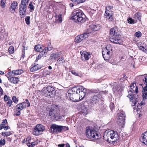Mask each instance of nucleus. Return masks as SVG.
Listing matches in <instances>:
<instances>
[{
  "label": "nucleus",
  "instance_id": "obj_1",
  "mask_svg": "<svg viewBox=\"0 0 147 147\" xmlns=\"http://www.w3.org/2000/svg\"><path fill=\"white\" fill-rule=\"evenodd\" d=\"M71 90L72 92L68 93V96L71 100L76 102L83 99L86 92V89L81 86L73 87Z\"/></svg>",
  "mask_w": 147,
  "mask_h": 147
},
{
  "label": "nucleus",
  "instance_id": "obj_2",
  "mask_svg": "<svg viewBox=\"0 0 147 147\" xmlns=\"http://www.w3.org/2000/svg\"><path fill=\"white\" fill-rule=\"evenodd\" d=\"M100 26L99 25L96 23L92 24L90 25L88 28L89 32L84 33L78 35L76 37L75 39V42L77 43H79L83 39H85L88 36L90 33L92 31H96L100 29Z\"/></svg>",
  "mask_w": 147,
  "mask_h": 147
},
{
  "label": "nucleus",
  "instance_id": "obj_3",
  "mask_svg": "<svg viewBox=\"0 0 147 147\" xmlns=\"http://www.w3.org/2000/svg\"><path fill=\"white\" fill-rule=\"evenodd\" d=\"M86 17L82 11L77 10L73 11L70 19L76 23H82L86 21Z\"/></svg>",
  "mask_w": 147,
  "mask_h": 147
},
{
  "label": "nucleus",
  "instance_id": "obj_4",
  "mask_svg": "<svg viewBox=\"0 0 147 147\" xmlns=\"http://www.w3.org/2000/svg\"><path fill=\"white\" fill-rule=\"evenodd\" d=\"M120 32L117 28L115 27L111 28L110 31V40L111 42L117 44H121L122 43L121 40L118 39V37L120 35Z\"/></svg>",
  "mask_w": 147,
  "mask_h": 147
},
{
  "label": "nucleus",
  "instance_id": "obj_5",
  "mask_svg": "<svg viewBox=\"0 0 147 147\" xmlns=\"http://www.w3.org/2000/svg\"><path fill=\"white\" fill-rule=\"evenodd\" d=\"M51 132L53 133H58L61 132L62 131H66L68 130V128L65 126L59 125L55 124H52L50 127Z\"/></svg>",
  "mask_w": 147,
  "mask_h": 147
},
{
  "label": "nucleus",
  "instance_id": "obj_6",
  "mask_svg": "<svg viewBox=\"0 0 147 147\" xmlns=\"http://www.w3.org/2000/svg\"><path fill=\"white\" fill-rule=\"evenodd\" d=\"M86 136L89 138L97 140L100 138L98 132L93 129H86Z\"/></svg>",
  "mask_w": 147,
  "mask_h": 147
},
{
  "label": "nucleus",
  "instance_id": "obj_7",
  "mask_svg": "<svg viewBox=\"0 0 147 147\" xmlns=\"http://www.w3.org/2000/svg\"><path fill=\"white\" fill-rule=\"evenodd\" d=\"M134 91V90L133 88H130V90L128 91L129 94L127 97L129 98L130 101L132 103V105L135 106L139 100L137 95H133L132 94Z\"/></svg>",
  "mask_w": 147,
  "mask_h": 147
},
{
  "label": "nucleus",
  "instance_id": "obj_8",
  "mask_svg": "<svg viewBox=\"0 0 147 147\" xmlns=\"http://www.w3.org/2000/svg\"><path fill=\"white\" fill-rule=\"evenodd\" d=\"M118 118L117 121V123L121 128L123 127L125 124V121L126 115L125 112L123 111L120 112L118 114Z\"/></svg>",
  "mask_w": 147,
  "mask_h": 147
},
{
  "label": "nucleus",
  "instance_id": "obj_9",
  "mask_svg": "<svg viewBox=\"0 0 147 147\" xmlns=\"http://www.w3.org/2000/svg\"><path fill=\"white\" fill-rule=\"evenodd\" d=\"M146 75L144 76V78L143 79L144 84L146 85L144 87L142 86L143 89L142 92L143 98L145 100L146 99L147 102V76Z\"/></svg>",
  "mask_w": 147,
  "mask_h": 147
},
{
  "label": "nucleus",
  "instance_id": "obj_10",
  "mask_svg": "<svg viewBox=\"0 0 147 147\" xmlns=\"http://www.w3.org/2000/svg\"><path fill=\"white\" fill-rule=\"evenodd\" d=\"M27 5L20 3L19 5V14L21 18L24 17L26 15Z\"/></svg>",
  "mask_w": 147,
  "mask_h": 147
},
{
  "label": "nucleus",
  "instance_id": "obj_11",
  "mask_svg": "<svg viewBox=\"0 0 147 147\" xmlns=\"http://www.w3.org/2000/svg\"><path fill=\"white\" fill-rule=\"evenodd\" d=\"M108 135L109 137L113 140V142H117L119 139V137L118 134L117 133L116 131H111L110 132L108 133Z\"/></svg>",
  "mask_w": 147,
  "mask_h": 147
},
{
  "label": "nucleus",
  "instance_id": "obj_12",
  "mask_svg": "<svg viewBox=\"0 0 147 147\" xmlns=\"http://www.w3.org/2000/svg\"><path fill=\"white\" fill-rule=\"evenodd\" d=\"M100 95L97 94L92 96L90 98V102L92 104H94L98 103L100 100Z\"/></svg>",
  "mask_w": 147,
  "mask_h": 147
},
{
  "label": "nucleus",
  "instance_id": "obj_13",
  "mask_svg": "<svg viewBox=\"0 0 147 147\" xmlns=\"http://www.w3.org/2000/svg\"><path fill=\"white\" fill-rule=\"evenodd\" d=\"M47 90L48 92L47 95L51 97H53L55 95L56 92L53 88L48 86L47 88Z\"/></svg>",
  "mask_w": 147,
  "mask_h": 147
},
{
  "label": "nucleus",
  "instance_id": "obj_14",
  "mask_svg": "<svg viewBox=\"0 0 147 147\" xmlns=\"http://www.w3.org/2000/svg\"><path fill=\"white\" fill-rule=\"evenodd\" d=\"M106 50L105 49H102V54L104 59L107 60L110 58L111 53Z\"/></svg>",
  "mask_w": 147,
  "mask_h": 147
},
{
  "label": "nucleus",
  "instance_id": "obj_15",
  "mask_svg": "<svg viewBox=\"0 0 147 147\" xmlns=\"http://www.w3.org/2000/svg\"><path fill=\"white\" fill-rule=\"evenodd\" d=\"M140 140L141 142L147 145V131L144 132L142 134L140 138Z\"/></svg>",
  "mask_w": 147,
  "mask_h": 147
},
{
  "label": "nucleus",
  "instance_id": "obj_16",
  "mask_svg": "<svg viewBox=\"0 0 147 147\" xmlns=\"http://www.w3.org/2000/svg\"><path fill=\"white\" fill-rule=\"evenodd\" d=\"M111 11L106 9L105 13V18L109 20V21H112L113 20V13H110Z\"/></svg>",
  "mask_w": 147,
  "mask_h": 147
},
{
  "label": "nucleus",
  "instance_id": "obj_17",
  "mask_svg": "<svg viewBox=\"0 0 147 147\" xmlns=\"http://www.w3.org/2000/svg\"><path fill=\"white\" fill-rule=\"evenodd\" d=\"M17 5V2L16 1H13L9 7L10 11L11 13H14L15 11V9Z\"/></svg>",
  "mask_w": 147,
  "mask_h": 147
},
{
  "label": "nucleus",
  "instance_id": "obj_18",
  "mask_svg": "<svg viewBox=\"0 0 147 147\" xmlns=\"http://www.w3.org/2000/svg\"><path fill=\"white\" fill-rule=\"evenodd\" d=\"M80 53L82 59H83V58L84 57L85 60H88L90 57V54L88 52L84 51H81Z\"/></svg>",
  "mask_w": 147,
  "mask_h": 147
},
{
  "label": "nucleus",
  "instance_id": "obj_19",
  "mask_svg": "<svg viewBox=\"0 0 147 147\" xmlns=\"http://www.w3.org/2000/svg\"><path fill=\"white\" fill-rule=\"evenodd\" d=\"M7 78L9 81L13 84H17L19 81V79L17 77L9 76Z\"/></svg>",
  "mask_w": 147,
  "mask_h": 147
},
{
  "label": "nucleus",
  "instance_id": "obj_20",
  "mask_svg": "<svg viewBox=\"0 0 147 147\" xmlns=\"http://www.w3.org/2000/svg\"><path fill=\"white\" fill-rule=\"evenodd\" d=\"M49 114L52 119H54L57 118L56 115L55 114V110L54 109H51L50 110Z\"/></svg>",
  "mask_w": 147,
  "mask_h": 147
},
{
  "label": "nucleus",
  "instance_id": "obj_21",
  "mask_svg": "<svg viewBox=\"0 0 147 147\" xmlns=\"http://www.w3.org/2000/svg\"><path fill=\"white\" fill-rule=\"evenodd\" d=\"M26 104L25 102L18 104L16 106L17 109H19L20 111L22 110L24 108H26Z\"/></svg>",
  "mask_w": 147,
  "mask_h": 147
},
{
  "label": "nucleus",
  "instance_id": "obj_22",
  "mask_svg": "<svg viewBox=\"0 0 147 147\" xmlns=\"http://www.w3.org/2000/svg\"><path fill=\"white\" fill-rule=\"evenodd\" d=\"M41 68V66L39 65L38 64H37L36 65H35L32 67L30 69V70L31 71L34 72L40 69Z\"/></svg>",
  "mask_w": 147,
  "mask_h": 147
},
{
  "label": "nucleus",
  "instance_id": "obj_23",
  "mask_svg": "<svg viewBox=\"0 0 147 147\" xmlns=\"http://www.w3.org/2000/svg\"><path fill=\"white\" fill-rule=\"evenodd\" d=\"M59 56V55L58 53H53L51 54L50 57V59H54L55 60L57 59Z\"/></svg>",
  "mask_w": 147,
  "mask_h": 147
},
{
  "label": "nucleus",
  "instance_id": "obj_24",
  "mask_svg": "<svg viewBox=\"0 0 147 147\" xmlns=\"http://www.w3.org/2000/svg\"><path fill=\"white\" fill-rule=\"evenodd\" d=\"M36 126V128L38 129L42 134V132L45 129V127L41 124H38Z\"/></svg>",
  "mask_w": 147,
  "mask_h": 147
},
{
  "label": "nucleus",
  "instance_id": "obj_25",
  "mask_svg": "<svg viewBox=\"0 0 147 147\" xmlns=\"http://www.w3.org/2000/svg\"><path fill=\"white\" fill-rule=\"evenodd\" d=\"M42 46L40 45H36L34 47V50L35 51L41 52L43 51V49Z\"/></svg>",
  "mask_w": 147,
  "mask_h": 147
},
{
  "label": "nucleus",
  "instance_id": "obj_26",
  "mask_svg": "<svg viewBox=\"0 0 147 147\" xmlns=\"http://www.w3.org/2000/svg\"><path fill=\"white\" fill-rule=\"evenodd\" d=\"M33 134L35 136H38L39 135L41 134L42 133L38 129L36 128V126L33 132Z\"/></svg>",
  "mask_w": 147,
  "mask_h": 147
},
{
  "label": "nucleus",
  "instance_id": "obj_27",
  "mask_svg": "<svg viewBox=\"0 0 147 147\" xmlns=\"http://www.w3.org/2000/svg\"><path fill=\"white\" fill-rule=\"evenodd\" d=\"M13 71L14 76L20 75L23 72V71L22 69H17Z\"/></svg>",
  "mask_w": 147,
  "mask_h": 147
},
{
  "label": "nucleus",
  "instance_id": "obj_28",
  "mask_svg": "<svg viewBox=\"0 0 147 147\" xmlns=\"http://www.w3.org/2000/svg\"><path fill=\"white\" fill-rule=\"evenodd\" d=\"M104 49H105L106 50H107L108 51L110 52L111 53L112 52V47L110 45H107V46Z\"/></svg>",
  "mask_w": 147,
  "mask_h": 147
},
{
  "label": "nucleus",
  "instance_id": "obj_29",
  "mask_svg": "<svg viewBox=\"0 0 147 147\" xmlns=\"http://www.w3.org/2000/svg\"><path fill=\"white\" fill-rule=\"evenodd\" d=\"M56 20L58 22H61L62 21V19L61 18V15L59 14V15H57L56 14Z\"/></svg>",
  "mask_w": 147,
  "mask_h": 147
},
{
  "label": "nucleus",
  "instance_id": "obj_30",
  "mask_svg": "<svg viewBox=\"0 0 147 147\" xmlns=\"http://www.w3.org/2000/svg\"><path fill=\"white\" fill-rule=\"evenodd\" d=\"M71 73L76 76H77L80 77L82 76V74L74 70H72L71 71Z\"/></svg>",
  "mask_w": 147,
  "mask_h": 147
},
{
  "label": "nucleus",
  "instance_id": "obj_31",
  "mask_svg": "<svg viewBox=\"0 0 147 147\" xmlns=\"http://www.w3.org/2000/svg\"><path fill=\"white\" fill-rule=\"evenodd\" d=\"M42 48L43 49V51L42 52H44V54H45L46 53H47L48 51H51L52 50V48L51 47L46 48L45 47H42Z\"/></svg>",
  "mask_w": 147,
  "mask_h": 147
},
{
  "label": "nucleus",
  "instance_id": "obj_32",
  "mask_svg": "<svg viewBox=\"0 0 147 147\" xmlns=\"http://www.w3.org/2000/svg\"><path fill=\"white\" fill-rule=\"evenodd\" d=\"M135 16L136 17V18L138 19L139 21H140L141 20V14L140 13H137L135 15Z\"/></svg>",
  "mask_w": 147,
  "mask_h": 147
},
{
  "label": "nucleus",
  "instance_id": "obj_33",
  "mask_svg": "<svg viewBox=\"0 0 147 147\" xmlns=\"http://www.w3.org/2000/svg\"><path fill=\"white\" fill-rule=\"evenodd\" d=\"M71 1L77 4L83 3L85 1V0H71Z\"/></svg>",
  "mask_w": 147,
  "mask_h": 147
},
{
  "label": "nucleus",
  "instance_id": "obj_34",
  "mask_svg": "<svg viewBox=\"0 0 147 147\" xmlns=\"http://www.w3.org/2000/svg\"><path fill=\"white\" fill-rule=\"evenodd\" d=\"M26 23L27 25H29L30 23V17L29 16H27L26 17L25 19Z\"/></svg>",
  "mask_w": 147,
  "mask_h": 147
},
{
  "label": "nucleus",
  "instance_id": "obj_35",
  "mask_svg": "<svg viewBox=\"0 0 147 147\" xmlns=\"http://www.w3.org/2000/svg\"><path fill=\"white\" fill-rule=\"evenodd\" d=\"M31 138L30 137L27 138L26 139V141L27 142V145L29 147H31V143H30L29 142Z\"/></svg>",
  "mask_w": 147,
  "mask_h": 147
},
{
  "label": "nucleus",
  "instance_id": "obj_36",
  "mask_svg": "<svg viewBox=\"0 0 147 147\" xmlns=\"http://www.w3.org/2000/svg\"><path fill=\"white\" fill-rule=\"evenodd\" d=\"M8 50L9 53L12 54L14 52V48L12 46H10Z\"/></svg>",
  "mask_w": 147,
  "mask_h": 147
},
{
  "label": "nucleus",
  "instance_id": "obj_37",
  "mask_svg": "<svg viewBox=\"0 0 147 147\" xmlns=\"http://www.w3.org/2000/svg\"><path fill=\"white\" fill-rule=\"evenodd\" d=\"M11 134L10 132H2V135L3 136H5L6 137L9 136Z\"/></svg>",
  "mask_w": 147,
  "mask_h": 147
},
{
  "label": "nucleus",
  "instance_id": "obj_38",
  "mask_svg": "<svg viewBox=\"0 0 147 147\" xmlns=\"http://www.w3.org/2000/svg\"><path fill=\"white\" fill-rule=\"evenodd\" d=\"M29 0H21L20 4L27 5Z\"/></svg>",
  "mask_w": 147,
  "mask_h": 147
},
{
  "label": "nucleus",
  "instance_id": "obj_39",
  "mask_svg": "<svg viewBox=\"0 0 147 147\" xmlns=\"http://www.w3.org/2000/svg\"><path fill=\"white\" fill-rule=\"evenodd\" d=\"M32 2H30L29 6V8L30 9V10H34V7L32 5Z\"/></svg>",
  "mask_w": 147,
  "mask_h": 147
},
{
  "label": "nucleus",
  "instance_id": "obj_40",
  "mask_svg": "<svg viewBox=\"0 0 147 147\" xmlns=\"http://www.w3.org/2000/svg\"><path fill=\"white\" fill-rule=\"evenodd\" d=\"M135 36L137 37H139L141 36L142 34L140 31L137 32L135 33Z\"/></svg>",
  "mask_w": 147,
  "mask_h": 147
},
{
  "label": "nucleus",
  "instance_id": "obj_41",
  "mask_svg": "<svg viewBox=\"0 0 147 147\" xmlns=\"http://www.w3.org/2000/svg\"><path fill=\"white\" fill-rule=\"evenodd\" d=\"M12 100L13 101L16 103H17L18 101V99L15 96H13L12 97Z\"/></svg>",
  "mask_w": 147,
  "mask_h": 147
},
{
  "label": "nucleus",
  "instance_id": "obj_42",
  "mask_svg": "<svg viewBox=\"0 0 147 147\" xmlns=\"http://www.w3.org/2000/svg\"><path fill=\"white\" fill-rule=\"evenodd\" d=\"M127 21L128 23L129 24H132L134 22V20L132 18H129L127 19Z\"/></svg>",
  "mask_w": 147,
  "mask_h": 147
},
{
  "label": "nucleus",
  "instance_id": "obj_43",
  "mask_svg": "<svg viewBox=\"0 0 147 147\" xmlns=\"http://www.w3.org/2000/svg\"><path fill=\"white\" fill-rule=\"evenodd\" d=\"M0 3L1 6L2 8H3L5 7V4L3 0H1Z\"/></svg>",
  "mask_w": 147,
  "mask_h": 147
},
{
  "label": "nucleus",
  "instance_id": "obj_44",
  "mask_svg": "<svg viewBox=\"0 0 147 147\" xmlns=\"http://www.w3.org/2000/svg\"><path fill=\"white\" fill-rule=\"evenodd\" d=\"M12 103V100H9L8 102L7 103V105L8 107H11Z\"/></svg>",
  "mask_w": 147,
  "mask_h": 147
},
{
  "label": "nucleus",
  "instance_id": "obj_45",
  "mask_svg": "<svg viewBox=\"0 0 147 147\" xmlns=\"http://www.w3.org/2000/svg\"><path fill=\"white\" fill-rule=\"evenodd\" d=\"M144 102H141L139 104L138 103L137 105V107L138 109H140L141 108V106L144 104Z\"/></svg>",
  "mask_w": 147,
  "mask_h": 147
},
{
  "label": "nucleus",
  "instance_id": "obj_46",
  "mask_svg": "<svg viewBox=\"0 0 147 147\" xmlns=\"http://www.w3.org/2000/svg\"><path fill=\"white\" fill-rule=\"evenodd\" d=\"M38 142L36 141H35L33 142H32L31 143V147H33V146L38 144Z\"/></svg>",
  "mask_w": 147,
  "mask_h": 147
},
{
  "label": "nucleus",
  "instance_id": "obj_47",
  "mask_svg": "<svg viewBox=\"0 0 147 147\" xmlns=\"http://www.w3.org/2000/svg\"><path fill=\"white\" fill-rule=\"evenodd\" d=\"M22 47L23 48L22 49V57L24 56V55L25 54V47H24V46H22Z\"/></svg>",
  "mask_w": 147,
  "mask_h": 147
},
{
  "label": "nucleus",
  "instance_id": "obj_48",
  "mask_svg": "<svg viewBox=\"0 0 147 147\" xmlns=\"http://www.w3.org/2000/svg\"><path fill=\"white\" fill-rule=\"evenodd\" d=\"M7 74L10 76H14V72L13 71V70L9 72Z\"/></svg>",
  "mask_w": 147,
  "mask_h": 147
},
{
  "label": "nucleus",
  "instance_id": "obj_49",
  "mask_svg": "<svg viewBox=\"0 0 147 147\" xmlns=\"http://www.w3.org/2000/svg\"><path fill=\"white\" fill-rule=\"evenodd\" d=\"M7 123V121L6 119H4L3 120V121L1 122V124L2 125H5V123Z\"/></svg>",
  "mask_w": 147,
  "mask_h": 147
},
{
  "label": "nucleus",
  "instance_id": "obj_50",
  "mask_svg": "<svg viewBox=\"0 0 147 147\" xmlns=\"http://www.w3.org/2000/svg\"><path fill=\"white\" fill-rule=\"evenodd\" d=\"M57 61H62V63H63L65 62V60H64L63 58L62 57L59 58V59L57 60Z\"/></svg>",
  "mask_w": 147,
  "mask_h": 147
},
{
  "label": "nucleus",
  "instance_id": "obj_51",
  "mask_svg": "<svg viewBox=\"0 0 147 147\" xmlns=\"http://www.w3.org/2000/svg\"><path fill=\"white\" fill-rule=\"evenodd\" d=\"M134 85L136 86V84L134 83H132L130 86V88H133V89H134L135 88V86H134Z\"/></svg>",
  "mask_w": 147,
  "mask_h": 147
},
{
  "label": "nucleus",
  "instance_id": "obj_52",
  "mask_svg": "<svg viewBox=\"0 0 147 147\" xmlns=\"http://www.w3.org/2000/svg\"><path fill=\"white\" fill-rule=\"evenodd\" d=\"M56 117L57 118H55L54 119H55L56 120H58L60 119H61L62 117V116L61 115L57 116L56 115Z\"/></svg>",
  "mask_w": 147,
  "mask_h": 147
},
{
  "label": "nucleus",
  "instance_id": "obj_53",
  "mask_svg": "<svg viewBox=\"0 0 147 147\" xmlns=\"http://www.w3.org/2000/svg\"><path fill=\"white\" fill-rule=\"evenodd\" d=\"M9 98V97H8L6 95H5L4 96V100L5 101H7L8 100V98Z\"/></svg>",
  "mask_w": 147,
  "mask_h": 147
},
{
  "label": "nucleus",
  "instance_id": "obj_54",
  "mask_svg": "<svg viewBox=\"0 0 147 147\" xmlns=\"http://www.w3.org/2000/svg\"><path fill=\"white\" fill-rule=\"evenodd\" d=\"M26 102L27 103V107H29L30 106V104L29 102L28 101V99H26L25 100Z\"/></svg>",
  "mask_w": 147,
  "mask_h": 147
},
{
  "label": "nucleus",
  "instance_id": "obj_55",
  "mask_svg": "<svg viewBox=\"0 0 147 147\" xmlns=\"http://www.w3.org/2000/svg\"><path fill=\"white\" fill-rule=\"evenodd\" d=\"M65 145V144H59L58 145L59 147H63Z\"/></svg>",
  "mask_w": 147,
  "mask_h": 147
},
{
  "label": "nucleus",
  "instance_id": "obj_56",
  "mask_svg": "<svg viewBox=\"0 0 147 147\" xmlns=\"http://www.w3.org/2000/svg\"><path fill=\"white\" fill-rule=\"evenodd\" d=\"M3 90L0 86V95H2L3 94Z\"/></svg>",
  "mask_w": 147,
  "mask_h": 147
},
{
  "label": "nucleus",
  "instance_id": "obj_57",
  "mask_svg": "<svg viewBox=\"0 0 147 147\" xmlns=\"http://www.w3.org/2000/svg\"><path fill=\"white\" fill-rule=\"evenodd\" d=\"M135 90L134 92H135L136 94H137L138 92V87L136 86V88H135Z\"/></svg>",
  "mask_w": 147,
  "mask_h": 147
},
{
  "label": "nucleus",
  "instance_id": "obj_58",
  "mask_svg": "<svg viewBox=\"0 0 147 147\" xmlns=\"http://www.w3.org/2000/svg\"><path fill=\"white\" fill-rule=\"evenodd\" d=\"M20 110L18 111L17 112V113L16 114V115L19 116L20 115Z\"/></svg>",
  "mask_w": 147,
  "mask_h": 147
},
{
  "label": "nucleus",
  "instance_id": "obj_59",
  "mask_svg": "<svg viewBox=\"0 0 147 147\" xmlns=\"http://www.w3.org/2000/svg\"><path fill=\"white\" fill-rule=\"evenodd\" d=\"M6 140L7 141L11 142V138L10 137L7 138Z\"/></svg>",
  "mask_w": 147,
  "mask_h": 147
},
{
  "label": "nucleus",
  "instance_id": "obj_60",
  "mask_svg": "<svg viewBox=\"0 0 147 147\" xmlns=\"http://www.w3.org/2000/svg\"><path fill=\"white\" fill-rule=\"evenodd\" d=\"M3 128L5 130H7L8 129V126H3Z\"/></svg>",
  "mask_w": 147,
  "mask_h": 147
},
{
  "label": "nucleus",
  "instance_id": "obj_61",
  "mask_svg": "<svg viewBox=\"0 0 147 147\" xmlns=\"http://www.w3.org/2000/svg\"><path fill=\"white\" fill-rule=\"evenodd\" d=\"M139 49L141 50H144V47L143 46H140L139 47Z\"/></svg>",
  "mask_w": 147,
  "mask_h": 147
},
{
  "label": "nucleus",
  "instance_id": "obj_62",
  "mask_svg": "<svg viewBox=\"0 0 147 147\" xmlns=\"http://www.w3.org/2000/svg\"><path fill=\"white\" fill-rule=\"evenodd\" d=\"M126 79H125V78H121L120 79V80L121 81H124Z\"/></svg>",
  "mask_w": 147,
  "mask_h": 147
},
{
  "label": "nucleus",
  "instance_id": "obj_63",
  "mask_svg": "<svg viewBox=\"0 0 147 147\" xmlns=\"http://www.w3.org/2000/svg\"><path fill=\"white\" fill-rule=\"evenodd\" d=\"M3 127V125H0V130L2 129Z\"/></svg>",
  "mask_w": 147,
  "mask_h": 147
},
{
  "label": "nucleus",
  "instance_id": "obj_64",
  "mask_svg": "<svg viewBox=\"0 0 147 147\" xmlns=\"http://www.w3.org/2000/svg\"><path fill=\"white\" fill-rule=\"evenodd\" d=\"M69 144L68 143H67L66 144V147H70Z\"/></svg>",
  "mask_w": 147,
  "mask_h": 147
}]
</instances>
